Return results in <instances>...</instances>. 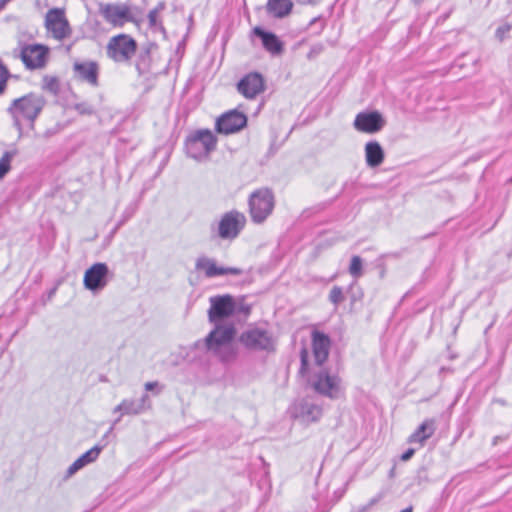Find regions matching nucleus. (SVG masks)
Returning a JSON list of instances; mask_svg holds the SVG:
<instances>
[{
	"instance_id": "obj_1",
	"label": "nucleus",
	"mask_w": 512,
	"mask_h": 512,
	"mask_svg": "<svg viewBox=\"0 0 512 512\" xmlns=\"http://www.w3.org/2000/svg\"><path fill=\"white\" fill-rule=\"evenodd\" d=\"M299 374L306 379L307 386L317 394L330 399L338 398L341 379L336 375L321 367L316 370L310 369L309 352L304 346L300 350V369Z\"/></svg>"
},
{
	"instance_id": "obj_2",
	"label": "nucleus",
	"mask_w": 512,
	"mask_h": 512,
	"mask_svg": "<svg viewBox=\"0 0 512 512\" xmlns=\"http://www.w3.org/2000/svg\"><path fill=\"white\" fill-rule=\"evenodd\" d=\"M46 100L42 95L35 93L26 94L20 98L14 99L7 111L12 117L13 126L18 131V138L23 135V128L20 116L30 122V128H34V122L43 110Z\"/></svg>"
},
{
	"instance_id": "obj_3",
	"label": "nucleus",
	"mask_w": 512,
	"mask_h": 512,
	"mask_svg": "<svg viewBox=\"0 0 512 512\" xmlns=\"http://www.w3.org/2000/svg\"><path fill=\"white\" fill-rule=\"evenodd\" d=\"M217 137L209 129L192 132L185 140L186 153L190 158L201 160L216 149Z\"/></svg>"
},
{
	"instance_id": "obj_4",
	"label": "nucleus",
	"mask_w": 512,
	"mask_h": 512,
	"mask_svg": "<svg viewBox=\"0 0 512 512\" xmlns=\"http://www.w3.org/2000/svg\"><path fill=\"white\" fill-rule=\"evenodd\" d=\"M249 214L255 224H262L272 214L275 207L274 193L264 187L253 191L248 200Z\"/></svg>"
},
{
	"instance_id": "obj_5",
	"label": "nucleus",
	"mask_w": 512,
	"mask_h": 512,
	"mask_svg": "<svg viewBox=\"0 0 512 512\" xmlns=\"http://www.w3.org/2000/svg\"><path fill=\"white\" fill-rule=\"evenodd\" d=\"M239 342L249 351L274 353L277 341L272 333L260 327H253L243 331Z\"/></svg>"
},
{
	"instance_id": "obj_6",
	"label": "nucleus",
	"mask_w": 512,
	"mask_h": 512,
	"mask_svg": "<svg viewBox=\"0 0 512 512\" xmlns=\"http://www.w3.org/2000/svg\"><path fill=\"white\" fill-rule=\"evenodd\" d=\"M136 40L128 34H119L110 38L106 54L116 63H128L137 51Z\"/></svg>"
},
{
	"instance_id": "obj_7",
	"label": "nucleus",
	"mask_w": 512,
	"mask_h": 512,
	"mask_svg": "<svg viewBox=\"0 0 512 512\" xmlns=\"http://www.w3.org/2000/svg\"><path fill=\"white\" fill-rule=\"evenodd\" d=\"M246 224V218L243 213L232 210L226 212L220 219L216 233L214 227H211L212 236L223 240H233L238 237Z\"/></svg>"
},
{
	"instance_id": "obj_8",
	"label": "nucleus",
	"mask_w": 512,
	"mask_h": 512,
	"mask_svg": "<svg viewBox=\"0 0 512 512\" xmlns=\"http://www.w3.org/2000/svg\"><path fill=\"white\" fill-rule=\"evenodd\" d=\"M290 410L292 417L304 424L318 422L323 412L322 407L308 396L296 400Z\"/></svg>"
},
{
	"instance_id": "obj_9",
	"label": "nucleus",
	"mask_w": 512,
	"mask_h": 512,
	"mask_svg": "<svg viewBox=\"0 0 512 512\" xmlns=\"http://www.w3.org/2000/svg\"><path fill=\"white\" fill-rule=\"evenodd\" d=\"M209 301L208 318L211 323L216 324L236 313V302L230 294L212 296Z\"/></svg>"
},
{
	"instance_id": "obj_10",
	"label": "nucleus",
	"mask_w": 512,
	"mask_h": 512,
	"mask_svg": "<svg viewBox=\"0 0 512 512\" xmlns=\"http://www.w3.org/2000/svg\"><path fill=\"white\" fill-rule=\"evenodd\" d=\"M247 116L236 109L229 110L219 116L215 123V130L219 134L229 135L237 133L247 125Z\"/></svg>"
},
{
	"instance_id": "obj_11",
	"label": "nucleus",
	"mask_w": 512,
	"mask_h": 512,
	"mask_svg": "<svg viewBox=\"0 0 512 512\" xmlns=\"http://www.w3.org/2000/svg\"><path fill=\"white\" fill-rule=\"evenodd\" d=\"M100 13L105 21L114 27H123L125 23L135 20L130 7L126 4H102Z\"/></svg>"
},
{
	"instance_id": "obj_12",
	"label": "nucleus",
	"mask_w": 512,
	"mask_h": 512,
	"mask_svg": "<svg viewBox=\"0 0 512 512\" xmlns=\"http://www.w3.org/2000/svg\"><path fill=\"white\" fill-rule=\"evenodd\" d=\"M385 125V118L377 110L359 112L353 122L357 131L367 134H375L381 131Z\"/></svg>"
},
{
	"instance_id": "obj_13",
	"label": "nucleus",
	"mask_w": 512,
	"mask_h": 512,
	"mask_svg": "<svg viewBox=\"0 0 512 512\" xmlns=\"http://www.w3.org/2000/svg\"><path fill=\"white\" fill-rule=\"evenodd\" d=\"M45 27L52 32L53 37L57 40H63L71 33L65 12L61 8L48 10L45 16Z\"/></svg>"
},
{
	"instance_id": "obj_14",
	"label": "nucleus",
	"mask_w": 512,
	"mask_h": 512,
	"mask_svg": "<svg viewBox=\"0 0 512 512\" xmlns=\"http://www.w3.org/2000/svg\"><path fill=\"white\" fill-rule=\"evenodd\" d=\"M109 269L106 263H95L84 273L83 283L92 292L102 290L108 283Z\"/></svg>"
},
{
	"instance_id": "obj_15",
	"label": "nucleus",
	"mask_w": 512,
	"mask_h": 512,
	"mask_svg": "<svg viewBox=\"0 0 512 512\" xmlns=\"http://www.w3.org/2000/svg\"><path fill=\"white\" fill-rule=\"evenodd\" d=\"M236 334L233 325L215 324V328L205 338V345L209 351L218 352V350L232 342Z\"/></svg>"
},
{
	"instance_id": "obj_16",
	"label": "nucleus",
	"mask_w": 512,
	"mask_h": 512,
	"mask_svg": "<svg viewBox=\"0 0 512 512\" xmlns=\"http://www.w3.org/2000/svg\"><path fill=\"white\" fill-rule=\"evenodd\" d=\"M74 78L91 87L99 86L100 67L96 61L85 60L73 63Z\"/></svg>"
},
{
	"instance_id": "obj_17",
	"label": "nucleus",
	"mask_w": 512,
	"mask_h": 512,
	"mask_svg": "<svg viewBox=\"0 0 512 512\" xmlns=\"http://www.w3.org/2000/svg\"><path fill=\"white\" fill-rule=\"evenodd\" d=\"M265 89V80L261 73L250 72L237 83V90L247 99H254Z\"/></svg>"
},
{
	"instance_id": "obj_18",
	"label": "nucleus",
	"mask_w": 512,
	"mask_h": 512,
	"mask_svg": "<svg viewBox=\"0 0 512 512\" xmlns=\"http://www.w3.org/2000/svg\"><path fill=\"white\" fill-rule=\"evenodd\" d=\"M48 49L40 44L27 45L21 50V60L30 70L42 68L47 60Z\"/></svg>"
},
{
	"instance_id": "obj_19",
	"label": "nucleus",
	"mask_w": 512,
	"mask_h": 512,
	"mask_svg": "<svg viewBox=\"0 0 512 512\" xmlns=\"http://www.w3.org/2000/svg\"><path fill=\"white\" fill-rule=\"evenodd\" d=\"M330 347L331 339L327 334L319 330L312 332V353L315 366L321 367L327 361Z\"/></svg>"
},
{
	"instance_id": "obj_20",
	"label": "nucleus",
	"mask_w": 512,
	"mask_h": 512,
	"mask_svg": "<svg viewBox=\"0 0 512 512\" xmlns=\"http://www.w3.org/2000/svg\"><path fill=\"white\" fill-rule=\"evenodd\" d=\"M195 269L204 271L207 278H213L222 275H241L243 270L237 267H218L216 262L206 256L198 257L195 263Z\"/></svg>"
},
{
	"instance_id": "obj_21",
	"label": "nucleus",
	"mask_w": 512,
	"mask_h": 512,
	"mask_svg": "<svg viewBox=\"0 0 512 512\" xmlns=\"http://www.w3.org/2000/svg\"><path fill=\"white\" fill-rule=\"evenodd\" d=\"M252 32L261 40L263 48L271 55L278 56L284 52V42L275 33L260 26L254 27Z\"/></svg>"
},
{
	"instance_id": "obj_22",
	"label": "nucleus",
	"mask_w": 512,
	"mask_h": 512,
	"mask_svg": "<svg viewBox=\"0 0 512 512\" xmlns=\"http://www.w3.org/2000/svg\"><path fill=\"white\" fill-rule=\"evenodd\" d=\"M437 429L436 420L434 418H426L418 428L408 437V443L418 444L423 447L428 439H430Z\"/></svg>"
},
{
	"instance_id": "obj_23",
	"label": "nucleus",
	"mask_w": 512,
	"mask_h": 512,
	"mask_svg": "<svg viewBox=\"0 0 512 512\" xmlns=\"http://www.w3.org/2000/svg\"><path fill=\"white\" fill-rule=\"evenodd\" d=\"M104 438L100 443L93 446L91 449L83 453L78 459H76L67 469L68 475H73L75 472L85 467L86 465L94 462L98 457L101 451L107 445L106 442L102 443Z\"/></svg>"
},
{
	"instance_id": "obj_24",
	"label": "nucleus",
	"mask_w": 512,
	"mask_h": 512,
	"mask_svg": "<svg viewBox=\"0 0 512 512\" xmlns=\"http://www.w3.org/2000/svg\"><path fill=\"white\" fill-rule=\"evenodd\" d=\"M384 158V150L378 141L373 140L366 143L365 160L368 167L375 168L380 166L383 163Z\"/></svg>"
},
{
	"instance_id": "obj_25",
	"label": "nucleus",
	"mask_w": 512,
	"mask_h": 512,
	"mask_svg": "<svg viewBox=\"0 0 512 512\" xmlns=\"http://www.w3.org/2000/svg\"><path fill=\"white\" fill-rule=\"evenodd\" d=\"M156 48L157 45L155 43H148L141 48L135 62V68L140 76L145 75L150 71L152 63L151 52Z\"/></svg>"
},
{
	"instance_id": "obj_26",
	"label": "nucleus",
	"mask_w": 512,
	"mask_h": 512,
	"mask_svg": "<svg viewBox=\"0 0 512 512\" xmlns=\"http://www.w3.org/2000/svg\"><path fill=\"white\" fill-rule=\"evenodd\" d=\"M293 6L291 0H268L266 10L273 17L282 19L292 12Z\"/></svg>"
},
{
	"instance_id": "obj_27",
	"label": "nucleus",
	"mask_w": 512,
	"mask_h": 512,
	"mask_svg": "<svg viewBox=\"0 0 512 512\" xmlns=\"http://www.w3.org/2000/svg\"><path fill=\"white\" fill-rule=\"evenodd\" d=\"M113 412H120V417L123 415H137L142 413L141 406L136 403V400L134 399H124L114 408Z\"/></svg>"
},
{
	"instance_id": "obj_28",
	"label": "nucleus",
	"mask_w": 512,
	"mask_h": 512,
	"mask_svg": "<svg viewBox=\"0 0 512 512\" xmlns=\"http://www.w3.org/2000/svg\"><path fill=\"white\" fill-rule=\"evenodd\" d=\"M165 3L159 2L155 8L148 13V22L151 28H158L161 32L165 33V28L161 21H158V14L164 10Z\"/></svg>"
},
{
	"instance_id": "obj_29",
	"label": "nucleus",
	"mask_w": 512,
	"mask_h": 512,
	"mask_svg": "<svg viewBox=\"0 0 512 512\" xmlns=\"http://www.w3.org/2000/svg\"><path fill=\"white\" fill-rule=\"evenodd\" d=\"M16 151H5L0 158V180L3 179L11 169V161Z\"/></svg>"
},
{
	"instance_id": "obj_30",
	"label": "nucleus",
	"mask_w": 512,
	"mask_h": 512,
	"mask_svg": "<svg viewBox=\"0 0 512 512\" xmlns=\"http://www.w3.org/2000/svg\"><path fill=\"white\" fill-rule=\"evenodd\" d=\"M348 271L350 275L355 279H358L363 275V263L360 256H352Z\"/></svg>"
},
{
	"instance_id": "obj_31",
	"label": "nucleus",
	"mask_w": 512,
	"mask_h": 512,
	"mask_svg": "<svg viewBox=\"0 0 512 512\" xmlns=\"http://www.w3.org/2000/svg\"><path fill=\"white\" fill-rule=\"evenodd\" d=\"M42 88L53 95H57L60 89L58 78L55 76L45 75L43 77Z\"/></svg>"
},
{
	"instance_id": "obj_32",
	"label": "nucleus",
	"mask_w": 512,
	"mask_h": 512,
	"mask_svg": "<svg viewBox=\"0 0 512 512\" xmlns=\"http://www.w3.org/2000/svg\"><path fill=\"white\" fill-rule=\"evenodd\" d=\"M72 108L80 115L91 116L96 113L94 106L86 101L75 103Z\"/></svg>"
},
{
	"instance_id": "obj_33",
	"label": "nucleus",
	"mask_w": 512,
	"mask_h": 512,
	"mask_svg": "<svg viewBox=\"0 0 512 512\" xmlns=\"http://www.w3.org/2000/svg\"><path fill=\"white\" fill-rule=\"evenodd\" d=\"M329 301L334 304L335 306H338L341 302L344 301V294L343 290L339 286H334L329 293Z\"/></svg>"
},
{
	"instance_id": "obj_34",
	"label": "nucleus",
	"mask_w": 512,
	"mask_h": 512,
	"mask_svg": "<svg viewBox=\"0 0 512 512\" xmlns=\"http://www.w3.org/2000/svg\"><path fill=\"white\" fill-rule=\"evenodd\" d=\"M136 403H138L141 406V412L146 410L150 407V399L148 394H143L140 399L136 400Z\"/></svg>"
},
{
	"instance_id": "obj_35",
	"label": "nucleus",
	"mask_w": 512,
	"mask_h": 512,
	"mask_svg": "<svg viewBox=\"0 0 512 512\" xmlns=\"http://www.w3.org/2000/svg\"><path fill=\"white\" fill-rule=\"evenodd\" d=\"M324 49V46L322 44H315L311 47L307 57L309 59H312L313 57L319 55Z\"/></svg>"
},
{
	"instance_id": "obj_36",
	"label": "nucleus",
	"mask_w": 512,
	"mask_h": 512,
	"mask_svg": "<svg viewBox=\"0 0 512 512\" xmlns=\"http://www.w3.org/2000/svg\"><path fill=\"white\" fill-rule=\"evenodd\" d=\"M511 29V26L506 24V25H503V26H500L497 28L496 30V36L502 40L503 37L505 36V34H507Z\"/></svg>"
},
{
	"instance_id": "obj_37",
	"label": "nucleus",
	"mask_w": 512,
	"mask_h": 512,
	"mask_svg": "<svg viewBox=\"0 0 512 512\" xmlns=\"http://www.w3.org/2000/svg\"><path fill=\"white\" fill-rule=\"evenodd\" d=\"M250 310H251V307L249 305L244 304V303H240V304L236 303V313H242V314L248 315L250 313Z\"/></svg>"
},
{
	"instance_id": "obj_38",
	"label": "nucleus",
	"mask_w": 512,
	"mask_h": 512,
	"mask_svg": "<svg viewBox=\"0 0 512 512\" xmlns=\"http://www.w3.org/2000/svg\"><path fill=\"white\" fill-rule=\"evenodd\" d=\"M415 454V449L414 448H409L407 449L402 455H401V460L402 461H408L410 460L413 455Z\"/></svg>"
},
{
	"instance_id": "obj_39",
	"label": "nucleus",
	"mask_w": 512,
	"mask_h": 512,
	"mask_svg": "<svg viewBox=\"0 0 512 512\" xmlns=\"http://www.w3.org/2000/svg\"><path fill=\"white\" fill-rule=\"evenodd\" d=\"M159 383L157 381L152 382H146L145 383V390L146 391H153L156 387H158Z\"/></svg>"
},
{
	"instance_id": "obj_40",
	"label": "nucleus",
	"mask_w": 512,
	"mask_h": 512,
	"mask_svg": "<svg viewBox=\"0 0 512 512\" xmlns=\"http://www.w3.org/2000/svg\"><path fill=\"white\" fill-rule=\"evenodd\" d=\"M377 502H378V499H372L369 504L359 508L358 512H367L370 509V507L373 506L374 504H376Z\"/></svg>"
},
{
	"instance_id": "obj_41",
	"label": "nucleus",
	"mask_w": 512,
	"mask_h": 512,
	"mask_svg": "<svg viewBox=\"0 0 512 512\" xmlns=\"http://www.w3.org/2000/svg\"><path fill=\"white\" fill-rule=\"evenodd\" d=\"M134 214V209L133 208H127L123 215H122V218L126 219V221L128 219H130L132 217V215Z\"/></svg>"
},
{
	"instance_id": "obj_42",
	"label": "nucleus",
	"mask_w": 512,
	"mask_h": 512,
	"mask_svg": "<svg viewBox=\"0 0 512 512\" xmlns=\"http://www.w3.org/2000/svg\"><path fill=\"white\" fill-rule=\"evenodd\" d=\"M493 403L499 404L501 406H507L508 405L507 401L505 399H503V398H495V399H493Z\"/></svg>"
},
{
	"instance_id": "obj_43",
	"label": "nucleus",
	"mask_w": 512,
	"mask_h": 512,
	"mask_svg": "<svg viewBox=\"0 0 512 512\" xmlns=\"http://www.w3.org/2000/svg\"><path fill=\"white\" fill-rule=\"evenodd\" d=\"M505 438L502 436H495L492 440L493 445H497L500 441H503Z\"/></svg>"
},
{
	"instance_id": "obj_44",
	"label": "nucleus",
	"mask_w": 512,
	"mask_h": 512,
	"mask_svg": "<svg viewBox=\"0 0 512 512\" xmlns=\"http://www.w3.org/2000/svg\"><path fill=\"white\" fill-rule=\"evenodd\" d=\"M125 222H126V219L121 218V219L119 220V222L117 223V225H116V227H115V229H114V231H113V232H115L117 229H119V228H120V227H121Z\"/></svg>"
},
{
	"instance_id": "obj_45",
	"label": "nucleus",
	"mask_w": 512,
	"mask_h": 512,
	"mask_svg": "<svg viewBox=\"0 0 512 512\" xmlns=\"http://www.w3.org/2000/svg\"><path fill=\"white\" fill-rule=\"evenodd\" d=\"M10 0H0V11L5 7V5L9 2Z\"/></svg>"
},
{
	"instance_id": "obj_46",
	"label": "nucleus",
	"mask_w": 512,
	"mask_h": 512,
	"mask_svg": "<svg viewBox=\"0 0 512 512\" xmlns=\"http://www.w3.org/2000/svg\"><path fill=\"white\" fill-rule=\"evenodd\" d=\"M10 0H0V11L5 7V5L9 2Z\"/></svg>"
},
{
	"instance_id": "obj_47",
	"label": "nucleus",
	"mask_w": 512,
	"mask_h": 512,
	"mask_svg": "<svg viewBox=\"0 0 512 512\" xmlns=\"http://www.w3.org/2000/svg\"><path fill=\"white\" fill-rule=\"evenodd\" d=\"M400 512H413V506L410 505L409 507L401 510Z\"/></svg>"
},
{
	"instance_id": "obj_48",
	"label": "nucleus",
	"mask_w": 512,
	"mask_h": 512,
	"mask_svg": "<svg viewBox=\"0 0 512 512\" xmlns=\"http://www.w3.org/2000/svg\"><path fill=\"white\" fill-rule=\"evenodd\" d=\"M113 428H114V425H112V426L109 428V430L106 432V434H105L104 438H105V437H107V436L112 432Z\"/></svg>"
},
{
	"instance_id": "obj_49",
	"label": "nucleus",
	"mask_w": 512,
	"mask_h": 512,
	"mask_svg": "<svg viewBox=\"0 0 512 512\" xmlns=\"http://www.w3.org/2000/svg\"><path fill=\"white\" fill-rule=\"evenodd\" d=\"M318 18H313L310 22H309V26H312L313 24H315V22H317Z\"/></svg>"
},
{
	"instance_id": "obj_50",
	"label": "nucleus",
	"mask_w": 512,
	"mask_h": 512,
	"mask_svg": "<svg viewBox=\"0 0 512 512\" xmlns=\"http://www.w3.org/2000/svg\"><path fill=\"white\" fill-rule=\"evenodd\" d=\"M119 421H120V417H119V418H117V419L115 420L114 425H115L116 423H118Z\"/></svg>"
}]
</instances>
